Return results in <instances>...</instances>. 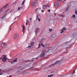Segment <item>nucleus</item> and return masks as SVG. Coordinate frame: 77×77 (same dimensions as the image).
<instances>
[{"mask_svg": "<svg viewBox=\"0 0 77 77\" xmlns=\"http://www.w3.org/2000/svg\"><path fill=\"white\" fill-rule=\"evenodd\" d=\"M53 75H54L52 74V75H48V77H53Z\"/></svg>", "mask_w": 77, "mask_h": 77, "instance_id": "nucleus-22", "label": "nucleus"}, {"mask_svg": "<svg viewBox=\"0 0 77 77\" xmlns=\"http://www.w3.org/2000/svg\"><path fill=\"white\" fill-rule=\"evenodd\" d=\"M63 29H64V30H66V28L64 27Z\"/></svg>", "mask_w": 77, "mask_h": 77, "instance_id": "nucleus-40", "label": "nucleus"}, {"mask_svg": "<svg viewBox=\"0 0 77 77\" xmlns=\"http://www.w3.org/2000/svg\"><path fill=\"white\" fill-rule=\"evenodd\" d=\"M38 2V0H35L34 2H32L31 5V8H33V6L34 5L35 7H36Z\"/></svg>", "mask_w": 77, "mask_h": 77, "instance_id": "nucleus-2", "label": "nucleus"}, {"mask_svg": "<svg viewBox=\"0 0 77 77\" xmlns=\"http://www.w3.org/2000/svg\"><path fill=\"white\" fill-rule=\"evenodd\" d=\"M61 31H63V29H61L60 30Z\"/></svg>", "mask_w": 77, "mask_h": 77, "instance_id": "nucleus-42", "label": "nucleus"}, {"mask_svg": "<svg viewBox=\"0 0 77 77\" xmlns=\"http://www.w3.org/2000/svg\"><path fill=\"white\" fill-rule=\"evenodd\" d=\"M57 0V1H58V2H60V1H61V0Z\"/></svg>", "mask_w": 77, "mask_h": 77, "instance_id": "nucleus-44", "label": "nucleus"}, {"mask_svg": "<svg viewBox=\"0 0 77 77\" xmlns=\"http://www.w3.org/2000/svg\"><path fill=\"white\" fill-rule=\"evenodd\" d=\"M69 7H68V8L66 10V11H68V8Z\"/></svg>", "mask_w": 77, "mask_h": 77, "instance_id": "nucleus-31", "label": "nucleus"}, {"mask_svg": "<svg viewBox=\"0 0 77 77\" xmlns=\"http://www.w3.org/2000/svg\"><path fill=\"white\" fill-rule=\"evenodd\" d=\"M46 8H47V7H46V5H44L43 6V9L44 10H45V9H46Z\"/></svg>", "mask_w": 77, "mask_h": 77, "instance_id": "nucleus-14", "label": "nucleus"}, {"mask_svg": "<svg viewBox=\"0 0 77 77\" xmlns=\"http://www.w3.org/2000/svg\"><path fill=\"white\" fill-rule=\"evenodd\" d=\"M54 5L55 6H58L59 5V2H56L54 4Z\"/></svg>", "mask_w": 77, "mask_h": 77, "instance_id": "nucleus-15", "label": "nucleus"}, {"mask_svg": "<svg viewBox=\"0 0 77 77\" xmlns=\"http://www.w3.org/2000/svg\"><path fill=\"white\" fill-rule=\"evenodd\" d=\"M25 2V0H24L22 3V4L23 5H24Z\"/></svg>", "mask_w": 77, "mask_h": 77, "instance_id": "nucleus-25", "label": "nucleus"}, {"mask_svg": "<svg viewBox=\"0 0 77 77\" xmlns=\"http://www.w3.org/2000/svg\"><path fill=\"white\" fill-rule=\"evenodd\" d=\"M3 8H2L1 9H0V14L2 13V12H3V11H4V9H3Z\"/></svg>", "mask_w": 77, "mask_h": 77, "instance_id": "nucleus-12", "label": "nucleus"}, {"mask_svg": "<svg viewBox=\"0 0 77 77\" xmlns=\"http://www.w3.org/2000/svg\"><path fill=\"white\" fill-rule=\"evenodd\" d=\"M55 15H56V13H54Z\"/></svg>", "mask_w": 77, "mask_h": 77, "instance_id": "nucleus-50", "label": "nucleus"}, {"mask_svg": "<svg viewBox=\"0 0 77 77\" xmlns=\"http://www.w3.org/2000/svg\"><path fill=\"white\" fill-rule=\"evenodd\" d=\"M18 58H16L15 59V60H14L13 61V62H17V60Z\"/></svg>", "mask_w": 77, "mask_h": 77, "instance_id": "nucleus-13", "label": "nucleus"}, {"mask_svg": "<svg viewBox=\"0 0 77 77\" xmlns=\"http://www.w3.org/2000/svg\"><path fill=\"white\" fill-rule=\"evenodd\" d=\"M66 0H62V2L63 3V2H64Z\"/></svg>", "mask_w": 77, "mask_h": 77, "instance_id": "nucleus-32", "label": "nucleus"}, {"mask_svg": "<svg viewBox=\"0 0 77 77\" xmlns=\"http://www.w3.org/2000/svg\"><path fill=\"white\" fill-rule=\"evenodd\" d=\"M22 27L23 28L22 30H24V29H25V26L23 25L22 26Z\"/></svg>", "mask_w": 77, "mask_h": 77, "instance_id": "nucleus-17", "label": "nucleus"}, {"mask_svg": "<svg viewBox=\"0 0 77 77\" xmlns=\"http://www.w3.org/2000/svg\"><path fill=\"white\" fill-rule=\"evenodd\" d=\"M31 46H29L27 47L29 48H31Z\"/></svg>", "mask_w": 77, "mask_h": 77, "instance_id": "nucleus-29", "label": "nucleus"}, {"mask_svg": "<svg viewBox=\"0 0 77 77\" xmlns=\"http://www.w3.org/2000/svg\"><path fill=\"white\" fill-rule=\"evenodd\" d=\"M7 15V13H5V14L4 15V16H3L2 17H1V19H4L6 17Z\"/></svg>", "mask_w": 77, "mask_h": 77, "instance_id": "nucleus-8", "label": "nucleus"}, {"mask_svg": "<svg viewBox=\"0 0 77 77\" xmlns=\"http://www.w3.org/2000/svg\"><path fill=\"white\" fill-rule=\"evenodd\" d=\"M3 74V72H1L0 73V75H2Z\"/></svg>", "mask_w": 77, "mask_h": 77, "instance_id": "nucleus-30", "label": "nucleus"}, {"mask_svg": "<svg viewBox=\"0 0 77 77\" xmlns=\"http://www.w3.org/2000/svg\"><path fill=\"white\" fill-rule=\"evenodd\" d=\"M72 18H75V14L73 15L72 16Z\"/></svg>", "mask_w": 77, "mask_h": 77, "instance_id": "nucleus-23", "label": "nucleus"}, {"mask_svg": "<svg viewBox=\"0 0 77 77\" xmlns=\"http://www.w3.org/2000/svg\"><path fill=\"white\" fill-rule=\"evenodd\" d=\"M69 42H66V45H67L66 44H68V43Z\"/></svg>", "mask_w": 77, "mask_h": 77, "instance_id": "nucleus-38", "label": "nucleus"}, {"mask_svg": "<svg viewBox=\"0 0 77 77\" xmlns=\"http://www.w3.org/2000/svg\"><path fill=\"white\" fill-rule=\"evenodd\" d=\"M63 15H61V17H63Z\"/></svg>", "mask_w": 77, "mask_h": 77, "instance_id": "nucleus-49", "label": "nucleus"}, {"mask_svg": "<svg viewBox=\"0 0 77 77\" xmlns=\"http://www.w3.org/2000/svg\"><path fill=\"white\" fill-rule=\"evenodd\" d=\"M49 32H52L53 31V29H49Z\"/></svg>", "mask_w": 77, "mask_h": 77, "instance_id": "nucleus-26", "label": "nucleus"}, {"mask_svg": "<svg viewBox=\"0 0 77 77\" xmlns=\"http://www.w3.org/2000/svg\"><path fill=\"white\" fill-rule=\"evenodd\" d=\"M46 52L45 51H43L40 54V56H38V57H44L45 56V53Z\"/></svg>", "mask_w": 77, "mask_h": 77, "instance_id": "nucleus-1", "label": "nucleus"}, {"mask_svg": "<svg viewBox=\"0 0 77 77\" xmlns=\"http://www.w3.org/2000/svg\"><path fill=\"white\" fill-rule=\"evenodd\" d=\"M25 67H23V66H20V67H18V69L17 70V72H21L22 70L23 69H24V68Z\"/></svg>", "mask_w": 77, "mask_h": 77, "instance_id": "nucleus-5", "label": "nucleus"}, {"mask_svg": "<svg viewBox=\"0 0 77 77\" xmlns=\"http://www.w3.org/2000/svg\"><path fill=\"white\" fill-rule=\"evenodd\" d=\"M38 21H41V20H40V19H38Z\"/></svg>", "mask_w": 77, "mask_h": 77, "instance_id": "nucleus-36", "label": "nucleus"}, {"mask_svg": "<svg viewBox=\"0 0 77 77\" xmlns=\"http://www.w3.org/2000/svg\"><path fill=\"white\" fill-rule=\"evenodd\" d=\"M0 53H1V50H0Z\"/></svg>", "mask_w": 77, "mask_h": 77, "instance_id": "nucleus-55", "label": "nucleus"}, {"mask_svg": "<svg viewBox=\"0 0 77 77\" xmlns=\"http://www.w3.org/2000/svg\"><path fill=\"white\" fill-rule=\"evenodd\" d=\"M13 62H11V64H13Z\"/></svg>", "mask_w": 77, "mask_h": 77, "instance_id": "nucleus-46", "label": "nucleus"}, {"mask_svg": "<svg viewBox=\"0 0 77 77\" xmlns=\"http://www.w3.org/2000/svg\"><path fill=\"white\" fill-rule=\"evenodd\" d=\"M76 23H77V21H76Z\"/></svg>", "mask_w": 77, "mask_h": 77, "instance_id": "nucleus-58", "label": "nucleus"}, {"mask_svg": "<svg viewBox=\"0 0 77 77\" xmlns=\"http://www.w3.org/2000/svg\"><path fill=\"white\" fill-rule=\"evenodd\" d=\"M36 60L38 59V58H36Z\"/></svg>", "mask_w": 77, "mask_h": 77, "instance_id": "nucleus-52", "label": "nucleus"}, {"mask_svg": "<svg viewBox=\"0 0 77 77\" xmlns=\"http://www.w3.org/2000/svg\"><path fill=\"white\" fill-rule=\"evenodd\" d=\"M38 18H39V17L38 15H36V20H38Z\"/></svg>", "mask_w": 77, "mask_h": 77, "instance_id": "nucleus-27", "label": "nucleus"}, {"mask_svg": "<svg viewBox=\"0 0 77 77\" xmlns=\"http://www.w3.org/2000/svg\"><path fill=\"white\" fill-rule=\"evenodd\" d=\"M73 74H74L75 73V70H74L73 72Z\"/></svg>", "mask_w": 77, "mask_h": 77, "instance_id": "nucleus-41", "label": "nucleus"}, {"mask_svg": "<svg viewBox=\"0 0 77 77\" xmlns=\"http://www.w3.org/2000/svg\"><path fill=\"white\" fill-rule=\"evenodd\" d=\"M49 45H50V44H46L45 45V48H48V47L49 46Z\"/></svg>", "mask_w": 77, "mask_h": 77, "instance_id": "nucleus-11", "label": "nucleus"}, {"mask_svg": "<svg viewBox=\"0 0 77 77\" xmlns=\"http://www.w3.org/2000/svg\"><path fill=\"white\" fill-rule=\"evenodd\" d=\"M26 21H28V22H29V21H27V20H26Z\"/></svg>", "mask_w": 77, "mask_h": 77, "instance_id": "nucleus-57", "label": "nucleus"}, {"mask_svg": "<svg viewBox=\"0 0 77 77\" xmlns=\"http://www.w3.org/2000/svg\"><path fill=\"white\" fill-rule=\"evenodd\" d=\"M30 44H31V45L32 47H33L34 46V45L35 44V43L34 42H33L32 43H30Z\"/></svg>", "mask_w": 77, "mask_h": 77, "instance_id": "nucleus-9", "label": "nucleus"}, {"mask_svg": "<svg viewBox=\"0 0 77 77\" xmlns=\"http://www.w3.org/2000/svg\"><path fill=\"white\" fill-rule=\"evenodd\" d=\"M13 10H14V9L11 10V11H10L9 13H11V12H12V11H13Z\"/></svg>", "mask_w": 77, "mask_h": 77, "instance_id": "nucleus-35", "label": "nucleus"}, {"mask_svg": "<svg viewBox=\"0 0 77 77\" xmlns=\"http://www.w3.org/2000/svg\"><path fill=\"white\" fill-rule=\"evenodd\" d=\"M45 6H46V8H48V7L50 6V5H49V4H48L47 5H45Z\"/></svg>", "mask_w": 77, "mask_h": 77, "instance_id": "nucleus-20", "label": "nucleus"}, {"mask_svg": "<svg viewBox=\"0 0 77 77\" xmlns=\"http://www.w3.org/2000/svg\"><path fill=\"white\" fill-rule=\"evenodd\" d=\"M40 47H41V45L40 44H38V46L37 48V49H38V48H40Z\"/></svg>", "mask_w": 77, "mask_h": 77, "instance_id": "nucleus-21", "label": "nucleus"}, {"mask_svg": "<svg viewBox=\"0 0 77 77\" xmlns=\"http://www.w3.org/2000/svg\"><path fill=\"white\" fill-rule=\"evenodd\" d=\"M41 12H44V10H42Z\"/></svg>", "mask_w": 77, "mask_h": 77, "instance_id": "nucleus-33", "label": "nucleus"}, {"mask_svg": "<svg viewBox=\"0 0 77 77\" xmlns=\"http://www.w3.org/2000/svg\"><path fill=\"white\" fill-rule=\"evenodd\" d=\"M22 31L23 33H24V30H22Z\"/></svg>", "mask_w": 77, "mask_h": 77, "instance_id": "nucleus-51", "label": "nucleus"}, {"mask_svg": "<svg viewBox=\"0 0 77 77\" xmlns=\"http://www.w3.org/2000/svg\"><path fill=\"white\" fill-rule=\"evenodd\" d=\"M12 77V75H10L9 76V77Z\"/></svg>", "mask_w": 77, "mask_h": 77, "instance_id": "nucleus-47", "label": "nucleus"}, {"mask_svg": "<svg viewBox=\"0 0 77 77\" xmlns=\"http://www.w3.org/2000/svg\"><path fill=\"white\" fill-rule=\"evenodd\" d=\"M8 62H11V61L10 60Z\"/></svg>", "mask_w": 77, "mask_h": 77, "instance_id": "nucleus-53", "label": "nucleus"}, {"mask_svg": "<svg viewBox=\"0 0 77 77\" xmlns=\"http://www.w3.org/2000/svg\"><path fill=\"white\" fill-rule=\"evenodd\" d=\"M76 68H77V67H75V69H76Z\"/></svg>", "mask_w": 77, "mask_h": 77, "instance_id": "nucleus-56", "label": "nucleus"}, {"mask_svg": "<svg viewBox=\"0 0 77 77\" xmlns=\"http://www.w3.org/2000/svg\"><path fill=\"white\" fill-rule=\"evenodd\" d=\"M41 46L43 47H45V45H44L43 43H41Z\"/></svg>", "mask_w": 77, "mask_h": 77, "instance_id": "nucleus-24", "label": "nucleus"}, {"mask_svg": "<svg viewBox=\"0 0 77 77\" xmlns=\"http://www.w3.org/2000/svg\"><path fill=\"white\" fill-rule=\"evenodd\" d=\"M39 8H37L36 9H35V11H39Z\"/></svg>", "mask_w": 77, "mask_h": 77, "instance_id": "nucleus-28", "label": "nucleus"}, {"mask_svg": "<svg viewBox=\"0 0 77 77\" xmlns=\"http://www.w3.org/2000/svg\"><path fill=\"white\" fill-rule=\"evenodd\" d=\"M1 45L3 48H5L6 47V44L5 43H2L1 44Z\"/></svg>", "mask_w": 77, "mask_h": 77, "instance_id": "nucleus-6", "label": "nucleus"}, {"mask_svg": "<svg viewBox=\"0 0 77 77\" xmlns=\"http://www.w3.org/2000/svg\"><path fill=\"white\" fill-rule=\"evenodd\" d=\"M14 20H16V19H17V17H15V18H14Z\"/></svg>", "mask_w": 77, "mask_h": 77, "instance_id": "nucleus-48", "label": "nucleus"}, {"mask_svg": "<svg viewBox=\"0 0 77 77\" xmlns=\"http://www.w3.org/2000/svg\"><path fill=\"white\" fill-rule=\"evenodd\" d=\"M22 8H23V7H18V9L17 10H20V9H22Z\"/></svg>", "mask_w": 77, "mask_h": 77, "instance_id": "nucleus-19", "label": "nucleus"}, {"mask_svg": "<svg viewBox=\"0 0 77 77\" xmlns=\"http://www.w3.org/2000/svg\"><path fill=\"white\" fill-rule=\"evenodd\" d=\"M75 14H76V15H77V11H75Z\"/></svg>", "mask_w": 77, "mask_h": 77, "instance_id": "nucleus-34", "label": "nucleus"}, {"mask_svg": "<svg viewBox=\"0 0 77 77\" xmlns=\"http://www.w3.org/2000/svg\"><path fill=\"white\" fill-rule=\"evenodd\" d=\"M8 5H9L8 4H7L6 5H5L2 8L3 9H4V8H6L8 6Z\"/></svg>", "mask_w": 77, "mask_h": 77, "instance_id": "nucleus-18", "label": "nucleus"}, {"mask_svg": "<svg viewBox=\"0 0 77 77\" xmlns=\"http://www.w3.org/2000/svg\"><path fill=\"white\" fill-rule=\"evenodd\" d=\"M48 11L49 12H50V10H48Z\"/></svg>", "mask_w": 77, "mask_h": 77, "instance_id": "nucleus-43", "label": "nucleus"}, {"mask_svg": "<svg viewBox=\"0 0 77 77\" xmlns=\"http://www.w3.org/2000/svg\"><path fill=\"white\" fill-rule=\"evenodd\" d=\"M40 30V28H38L35 30V35H37L38 33V30Z\"/></svg>", "mask_w": 77, "mask_h": 77, "instance_id": "nucleus-7", "label": "nucleus"}, {"mask_svg": "<svg viewBox=\"0 0 77 77\" xmlns=\"http://www.w3.org/2000/svg\"><path fill=\"white\" fill-rule=\"evenodd\" d=\"M53 50V47H49L48 48V50Z\"/></svg>", "mask_w": 77, "mask_h": 77, "instance_id": "nucleus-10", "label": "nucleus"}, {"mask_svg": "<svg viewBox=\"0 0 77 77\" xmlns=\"http://www.w3.org/2000/svg\"><path fill=\"white\" fill-rule=\"evenodd\" d=\"M59 61L57 60L55 62L54 64H53L52 65H54L56 64V63H59Z\"/></svg>", "mask_w": 77, "mask_h": 77, "instance_id": "nucleus-16", "label": "nucleus"}, {"mask_svg": "<svg viewBox=\"0 0 77 77\" xmlns=\"http://www.w3.org/2000/svg\"><path fill=\"white\" fill-rule=\"evenodd\" d=\"M19 38V35L17 34H15L13 36V38L14 40H17Z\"/></svg>", "mask_w": 77, "mask_h": 77, "instance_id": "nucleus-4", "label": "nucleus"}, {"mask_svg": "<svg viewBox=\"0 0 77 77\" xmlns=\"http://www.w3.org/2000/svg\"><path fill=\"white\" fill-rule=\"evenodd\" d=\"M9 28H10V30H11V26H10Z\"/></svg>", "mask_w": 77, "mask_h": 77, "instance_id": "nucleus-39", "label": "nucleus"}, {"mask_svg": "<svg viewBox=\"0 0 77 77\" xmlns=\"http://www.w3.org/2000/svg\"><path fill=\"white\" fill-rule=\"evenodd\" d=\"M63 30L62 31H61L60 32V33H63Z\"/></svg>", "mask_w": 77, "mask_h": 77, "instance_id": "nucleus-37", "label": "nucleus"}, {"mask_svg": "<svg viewBox=\"0 0 77 77\" xmlns=\"http://www.w3.org/2000/svg\"><path fill=\"white\" fill-rule=\"evenodd\" d=\"M27 24H28V22H26V25H27Z\"/></svg>", "mask_w": 77, "mask_h": 77, "instance_id": "nucleus-45", "label": "nucleus"}, {"mask_svg": "<svg viewBox=\"0 0 77 77\" xmlns=\"http://www.w3.org/2000/svg\"><path fill=\"white\" fill-rule=\"evenodd\" d=\"M30 20H31V21L32 20V19H31V18H30Z\"/></svg>", "mask_w": 77, "mask_h": 77, "instance_id": "nucleus-54", "label": "nucleus"}, {"mask_svg": "<svg viewBox=\"0 0 77 77\" xmlns=\"http://www.w3.org/2000/svg\"><path fill=\"white\" fill-rule=\"evenodd\" d=\"M1 59H2V61H3L4 62H5L6 60H8V58L5 55H3L2 56L1 58H0V60Z\"/></svg>", "mask_w": 77, "mask_h": 77, "instance_id": "nucleus-3", "label": "nucleus"}]
</instances>
